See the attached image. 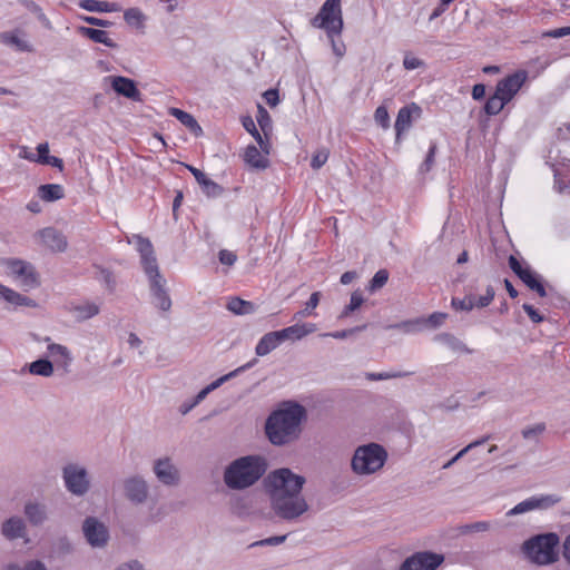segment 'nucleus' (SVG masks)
Segmentation results:
<instances>
[{"mask_svg": "<svg viewBox=\"0 0 570 570\" xmlns=\"http://www.w3.org/2000/svg\"><path fill=\"white\" fill-rule=\"evenodd\" d=\"M444 560L439 553L422 551L406 558L400 570H435Z\"/></svg>", "mask_w": 570, "mask_h": 570, "instance_id": "nucleus-14", "label": "nucleus"}, {"mask_svg": "<svg viewBox=\"0 0 570 570\" xmlns=\"http://www.w3.org/2000/svg\"><path fill=\"white\" fill-rule=\"evenodd\" d=\"M38 195L45 202H56L65 196L63 187L58 184L41 185L38 188Z\"/></svg>", "mask_w": 570, "mask_h": 570, "instance_id": "nucleus-36", "label": "nucleus"}, {"mask_svg": "<svg viewBox=\"0 0 570 570\" xmlns=\"http://www.w3.org/2000/svg\"><path fill=\"white\" fill-rule=\"evenodd\" d=\"M115 570H145V569H144V566L139 561L131 560V561L124 562V563L119 564Z\"/></svg>", "mask_w": 570, "mask_h": 570, "instance_id": "nucleus-64", "label": "nucleus"}, {"mask_svg": "<svg viewBox=\"0 0 570 570\" xmlns=\"http://www.w3.org/2000/svg\"><path fill=\"white\" fill-rule=\"evenodd\" d=\"M312 26L325 30L334 55L341 59L345 55L346 48L344 42L337 39L343 30L340 0H326L318 13L312 19Z\"/></svg>", "mask_w": 570, "mask_h": 570, "instance_id": "nucleus-5", "label": "nucleus"}, {"mask_svg": "<svg viewBox=\"0 0 570 570\" xmlns=\"http://www.w3.org/2000/svg\"><path fill=\"white\" fill-rule=\"evenodd\" d=\"M268 155L254 145H248L245 149L244 161L255 169H266L269 166Z\"/></svg>", "mask_w": 570, "mask_h": 570, "instance_id": "nucleus-25", "label": "nucleus"}, {"mask_svg": "<svg viewBox=\"0 0 570 570\" xmlns=\"http://www.w3.org/2000/svg\"><path fill=\"white\" fill-rule=\"evenodd\" d=\"M364 302L362 294L358 291H355L351 295L350 304L345 306V308L340 314V318L347 317L352 312L356 311Z\"/></svg>", "mask_w": 570, "mask_h": 570, "instance_id": "nucleus-49", "label": "nucleus"}, {"mask_svg": "<svg viewBox=\"0 0 570 570\" xmlns=\"http://www.w3.org/2000/svg\"><path fill=\"white\" fill-rule=\"evenodd\" d=\"M78 32L96 43H102L106 47L112 49L118 48V45L111 38H109L105 30L89 27H79Z\"/></svg>", "mask_w": 570, "mask_h": 570, "instance_id": "nucleus-27", "label": "nucleus"}, {"mask_svg": "<svg viewBox=\"0 0 570 570\" xmlns=\"http://www.w3.org/2000/svg\"><path fill=\"white\" fill-rule=\"evenodd\" d=\"M49 157V145L48 142H42L37 146V154H30V156H23L24 159L38 164H45V159Z\"/></svg>", "mask_w": 570, "mask_h": 570, "instance_id": "nucleus-50", "label": "nucleus"}, {"mask_svg": "<svg viewBox=\"0 0 570 570\" xmlns=\"http://www.w3.org/2000/svg\"><path fill=\"white\" fill-rule=\"evenodd\" d=\"M73 552V546L68 537L62 535L55 539L50 547L49 558L63 559Z\"/></svg>", "mask_w": 570, "mask_h": 570, "instance_id": "nucleus-30", "label": "nucleus"}, {"mask_svg": "<svg viewBox=\"0 0 570 570\" xmlns=\"http://www.w3.org/2000/svg\"><path fill=\"white\" fill-rule=\"evenodd\" d=\"M243 127L245 130L253 136V138L258 144L259 148L266 154L269 155L271 153V141L268 139V136L265 137L264 134L262 135L257 128L256 125L250 116L243 117L242 119Z\"/></svg>", "mask_w": 570, "mask_h": 570, "instance_id": "nucleus-28", "label": "nucleus"}, {"mask_svg": "<svg viewBox=\"0 0 570 570\" xmlns=\"http://www.w3.org/2000/svg\"><path fill=\"white\" fill-rule=\"evenodd\" d=\"M424 61L420 58H416L410 53H406L403 59V67L406 70H414L421 67H424Z\"/></svg>", "mask_w": 570, "mask_h": 570, "instance_id": "nucleus-58", "label": "nucleus"}, {"mask_svg": "<svg viewBox=\"0 0 570 570\" xmlns=\"http://www.w3.org/2000/svg\"><path fill=\"white\" fill-rule=\"evenodd\" d=\"M23 513L31 525L40 527L48 520V509L45 503L28 501L24 504Z\"/></svg>", "mask_w": 570, "mask_h": 570, "instance_id": "nucleus-23", "label": "nucleus"}, {"mask_svg": "<svg viewBox=\"0 0 570 570\" xmlns=\"http://www.w3.org/2000/svg\"><path fill=\"white\" fill-rule=\"evenodd\" d=\"M1 534L10 541L23 539L26 543L29 542L27 524L22 518L17 515L2 522Z\"/></svg>", "mask_w": 570, "mask_h": 570, "instance_id": "nucleus-17", "label": "nucleus"}, {"mask_svg": "<svg viewBox=\"0 0 570 570\" xmlns=\"http://www.w3.org/2000/svg\"><path fill=\"white\" fill-rule=\"evenodd\" d=\"M527 77L528 75L524 70L517 71L500 80L495 91L509 102L525 82Z\"/></svg>", "mask_w": 570, "mask_h": 570, "instance_id": "nucleus-16", "label": "nucleus"}, {"mask_svg": "<svg viewBox=\"0 0 570 570\" xmlns=\"http://www.w3.org/2000/svg\"><path fill=\"white\" fill-rule=\"evenodd\" d=\"M316 331V325L314 323H303V324H294L292 326L285 327L283 330L277 331V334L281 338V342L284 341H298L303 337L312 334Z\"/></svg>", "mask_w": 570, "mask_h": 570, "instance_id": "nucleus-22", "label": "nucleus"}, {"mask_svg": "<svg viewBox=\"0 0 570 570\" xmlns=\"http://www.w3.org/2000/svg\"><path fill=\"white\" fill-rule=\"evenodd\" d=\"M256 363H257V360L254 358V360L249 361L248 363L237 367L236 370H234V371H232V372L220 376L219 379L215 380L214 382H212L210 384H208L206 387H204L203 390H200L197 393V395L193 399L194 404L198 405L203 400H205V397L210 392H213L214 390L218 389L220 385H223L228 380H230V379L237 376L238 374L245 372L246 370L250 368Z\"/></svg>", "mask_w": 570, "mask_h": 570, "instance_id": "nucleus-18", "label": "nucleus"}, {"mask_svg": "<svg viewBox=\"0 0 570 570\" xmlns=\"http://www.w3.org/2000/svg\"><path fill=\"white\" fill-rule=\"evenodd\" d=\"M495 295L494 288L489 285L485 289V294L482 296H475V307L483 308L490 305Z\"/></svg>", "mask_w": 570, "mask_h": 570, "instance_id": "nucleus-55", "label": "nucleus"}, {"mask_svg": "<svg viewBox=\"0 0 570 570\" xmlns=\"http://www.w3.org/2000/svg\"><path fill=\"white\" fill-rule=\"evenodd\" d=\"M122 494L134 505L145 504L150 494L149 484L142 475L132 474L121 481Z\"/></svg>", "mask_w": 570, "mask_h": 570, "instance_id": "nucleus-10", "label": "nucleus"}, {"mask_svg": "<svg viewBox=\"0 0 570 570\" xmlns=\"http://www.w3.org/2000/svg\"><path fill=\"white\" fill-rule=\"evenodd\" d=\"M256 119L264 136L267 137L268 134L272 131V118L268 111L263 106H258Z\"/></svg>", "mask_w": 570, "mask_h": 570, "instance_id": "nucleus-46", "label": "nucleus"}, {"mask_svg": "<svg viewBox=\"0 0 570 570\" xmlns=\"http://www.w3.org/2000/svg\"><path fill=\"white\" fill-rule=\"evenodd\" d=\"M227 309L236 315H247L255 312V305L239 297H233L227 303Z\"/></svg>", "mask_w": 570, "mask_h": 570, "instance_id": "nucleus-39", "label": "nucleus"}, {"mask_svg": "<svg viewBox=\"0 0 570 570\" xmlns=\"http://www.w3.org/2000/svg\"><path fill=\"white\" fill-rule=\"evenodd\" d=\"M413 372H381V373H366L365 377L370 381H384L391 379H401L412 375Z\"/></svg>", "mask_w": 570, "mask_h": 570, "instance_id": "nucleus-47", "label": "nucleus"}, {"mask_svg": "<svg viewBox=\"0 0 570 570\" xmlns=\"http://www.w3.org/2000/svg\"><path fill=\"white\" fill-rule=\"evenodd\" d=\"M306 480L287 468L272 471L266 480L271 508L276 517L285 521H296L305 514L309 505L302 494Z\"/></svg>", "mask_w": 570, "mask_h": 570, "instance_id": "nucleus-1", "label": "nucleus"}, {"mask_svg": "<svg viewBox=\"0 0 570 570\" xmlns=\"http://www.w3.org/2000/svg\"><path fill=\"white\" fill-rule=\"evenodd\" d=\"M321 299V292H314L309 296V299L305 303V308L298 311L294 314V318H302L312 314V311L315 309Z\"/></svg>", "mask_w": 570, "mask_h": 570, "instance_id": "nucleus-48", "label": "nucleus"}, {"mask_svg": "<svg viewBox=\"0 0 570 570\" xmlns=\"http://www.w3.org/2000/svg\"><path fill=\"white\" fill-rule=\"evenodd\" d=\"M547 431V424L539 422L533 425H528L521 430V435L527 441L539 442L540 436Z\"/></svg>", "mask_w": 570, "mask_h": 570, "instance_id": "nucleus-40", "label": "nucleus"}, {"mask_svg": "<svg viewBox=\"0 0 570 570\" xmlns=\"http://www.w3.org/2000/svg\"><path fill=\"white\" fill-rule=\"evenodd\" d=\"M4 570H49L45 562L38 559L27 560L23 566H19L18 563H9L6 566Z\"/></svg>", "mask_w": 570, "mask_h": 570, "instance_id": "nucleus-45", "label": "nucleus"}, {"mask_svg": "<svg viewBox=\"0 0 570 570\" xmlns=\"http://www.w3.org/2000/svg\"><path fill=\"white\" fill-rule=\"evenodd\" d=\"M0 295L8 302L17 306H35V302L19 294L18 292L0 284Z\"/></svg>", "mask_w": 570, "mask_h": 570, "instance_id": "nucleus-34", "label": "nucleus"}, {"mask_svg": "<svg viewBox=\"0 0 570 570\" xmlns=\"http://www.w3.org/2000/svg\"><path fill=\"white\" fill-rule=\"evenodd\" d=\"M328 159V151L326 149L318 150L312 158L311 167L320 169Z\"/></svg>", "mask_w": 570, "mask_h": 570, "instance_id": "nucleus-59", "label": "nucleus"}, {"mask_svg": "<svg viewBox=\"0 0 570 570\" xmlns=\"http://www.w3.org/2000/svg\"><path fill=\"white\" fill-rule=\"evenodd\" d=\"M218 258L223 265L232 266L237 261V255L230 250L220 249L218 253Z\"/></svg>", "mask_w": 570, "mask_h": 570, "instance_id": "nucleus-61", "label": "nucleus"}, {"mask_svg": "<svg viewBox=\"0 0 570 570\" xmlns=\"http://www.w3.org/2000/svg\"><path fill=\"white\" fill-rule=\"evenodd\" d=\"M29 372L35 375L48 377L53 373V365L46 358H40L29 365Z\"/></svg>", "mask_w": 570, "mask_h": 570, "instance_id": "nucleus-41", "label": "nucleus"}, {"mask_svg": "<svg viewBox=\"0 0 570 570\" xmlns=\"http://www.w3.org/2000/svg\"><path fill=\"white\" fill-rule=\"evenodd\" d=\"M387 279H389V272L386 269L377 271L370 282L368 289L371 292H375L376 289L382 288L387 283Z\"/></svg>", "mask_w": 570, "mask_h": 570, "instance_id": "nucleus-52", "label": "nucleus"}, {"mask_svg": "<svg viewBox=\"0 0 570 570\" xmlns=\"http://www.w3.org/2000/svg\"><path fill=\"white\" fill-rule=\"evenodd\" d=\"M42 244L52 252L61 253L67 248V238L65 235L53 227H46L38 232Z\"/></svg>", "mask_w": 570, "mask_h": 570, "instance_id": "nucleus-19", "label": "nucleus"}, {"mask_svg": "<svg viewBox=\"0 0 570 570\" xmlns=\"http://www.w3.org/2000/svg\"><path fill=\"white\" fill-rule=\"evenodd\" d=\"M48 353L53 358L58 366H61L65 371H68L72 357L70 355L69 350L66 346L51 343L48 345Z\"/></svg>", "mask_w": 570, "mask_h": 570, "instance_id": "nucleus-31", "label": "nucleus"}, {"mask_svg": "<svg viewBox=\"0 0 570 570\" xmlns=\"http://www.w3.org/2000/svg\"><path fill=\"white\" fill-rule=\"evenodd\" d=\"M436 341L448 346L453 352L471 354L473 351L469 348L461 340L450 333H441L435 337Z\"/></svg>", "mask_w": 570, "mask_h": 570, "instance_id": "nucleus-35", "label": "nucleus"}, {"mask_svg": "<svg viewBox=\"0 0 570 570\" xmlns=\"http://www.w3.org/2000/svg\"><path fill=\"white\" fill-rule=\"evenodd\" d=\"M452 306L456 311H471L475 307V296L466 295L463 298H452Z\"/></svg>", "mask_w": 570, "mask_h": 570, "instance_id": "nucleus-51", "label": "nucleus"}, {"mask_svg": "<svg viewBox=\"0 0 570 570\" xmlns=\"http://www.w3.org/2000/svg\"><path fill=\"white\" fill-rule=\"evenodd\" d=\"M375 122L383 129L390 128V115L385 106H379L374 112Z\"/></svg>", "mask_w": 570, "mask_h": 570, "instance_id": "nucleus-53", "label": "nucleus"}, {"mask_svg": "<svg viewBox=\"0 0 570 570\" xmlns=\"http://www.w3.org/2000/svg\"><path fill=\"white\" fill-rule=\"evenodd\" d=\"M522 308L533 323L538 324L543 322L544 317L539 314V312L532 305L525 303L523 304Z\"/></svg>", "mask_w": 570, "mask_h": 570, "instance_id": "nucleus-63", "label": "nucleus"}, {"mask_svg": "<svg viewBox=\"0 0 570 570\" xmlns=\"http://www.w3.org/2000/svg\"><path fill=\"white\" fill-rule=\"evenodd\" d=\"M266 459L261 455H245L230 462L224 471L228 489L244 490L255 484L266 472Z\"/></svg>", "mask_w": 570, "mask_h": 570, "instance_id": "nucleus-4", "label": "nucleus"}, {"mask_svg": "<svg viewBox=\"0 0 570 570\" xmlns=\"http://www.w3.org/2000/svg\"><path fill=\"white\" fill-rule=\"evenodd\" d=\"M2 264L7 267L9 274L19 281L20 286L24 291L36 288L40 285L39 274L29 262L18 258H6Z\"/></svg>", "mask_w": 570, "mask_h": 570, "instance_id": "nucleus-9", "label": "nucleus"}, {"mask_svg": "<svg viewBox=\"0 0 570 570\" xmlns=\"http://www.w3.org/2000/svg\"><path fill=\"white\" fill-rule=\"evenodd\" d=\"M78 6L89 12H117L120 9L115 2L99 0H80Z\"/></svg>", "mask_w": 570, "mask_h": 570, "instance_id": "nucleus-33", "label": "nucleus"}, {"mask_svg": "<svg viewBox=\"0 0 570 570\" xmlns=\"http://www.w3.org/2000/svg\"><path fill=\"white\" fill-rule=\"evenodd\" d=\"M70 312L78 322H83L98 315L100 307L94 302H83L71 305Z\"/></svg>", "mask_w": 570, "mask_h": 570, "instance_id": "nucleus-29", "label": "nucleus"}, {"mask_svg": "<svg viewBox=\"0 0 570 570\" xmlns=\"http://www.w3.org/2000/svg\"><path fill=\"white\" fill-rule=\"evenodd\" d=\"M140 255L142 269L149 282L151 302L160 312L170 311L173 302L166 287V279L159 272L157 258L151 242L141 235H132Z\"/></svg>", "mask_w": 570, "mask_h": 570, "instance_id": "nucleus-3", "label": "nucleus"}, {"mask_svg": "<svg viewBox=\"0 0 570 570\" xmlns=\"http://www.w3.org/2000/svg\"><path fill=\"white\" fill-rule=\"evenodd\" d=\"M82 533L92 548H105L110 538L107 525L96 517H87L83 520Z\"/></svg>", "mask_w": 570, "mask_h": 570, "instance_id": "nucleus-12", "label": "nucleus"}, {"mask_svg": "<svg viewBox=\"0 0 570 570\" xmlns=\"http://www.w3.org/2000/svg\"><path fill=\"white\" fill-rule=\"evenodd\" d=\"M111 88L120 96H124L134 101H141V92L138 90L136 82L127 77L115 76L110 77Z\"/></svg>", "mask_w": 570, "mask_h": 570, "instance_id": "nucleus-20", "label": "nucleus"}, {"mask_svg": "<svg viewBox=\"0 0 570 570\" xmlns=\"http://www.w3.org/2000/svg\"><path fill=\"white\" fill-rule=\"evenodd\" d=\"M420 115H421V108L419 106H416L415 104L402 107L399 110L397 117H396V120L394 124L396 139H399L401 137V135L411 127L413 116L420 117Z\"/></svg>", "mask_w": 570, "mask_h": 570, "instance_id": "nucleus-21", "label": "nucleus"}, {"mask_svg": "<svg viewBox=\"0 0 570 570\" xmlns=\"http://www.w3.org/2000/svg\"><path fill=\"white\" fill-rule=\"evenodd\" d=\"M146 19V16L139 8H129L124 12L126 23L138 30L145 28Z\"/></svg>", "mask_w": 570, "mask_h": 570, "instance_id": "nucleus-38", "label": "nucleus"}, {"mask_svg": "<svg viewBox=\"0 0 570 570\" xmlns=\"http://www.w3.org/2000/svg\"><path fill=\"white\" fill-rule=\"evenodd\" d=\"M287 535H274L259 541H255L252 544H249V548L254 547H264V546H278L283 543L286 540Z\"/></svg>", "mask_w": 570, "mask_h": 570, "instance_id": "nucleus-56", "label": "nucleus"}, {"mask_svg": "<svg viewBox=\"0 0 570 570\" xmlns=\"http://www.w3.org/2000/svg\"><path fill=\"white\" fill-rule=\"evenodd\" d=\"M489 440H490V435H485L479 440H475V441L469 443L465 448L460 450L450 461H448L442 468L443 469L451 468L456 461H459L461 458H463L470 450L484 444Z\"/></svg>", "mask_w": 570, "mask_h": 570, "instance_id": "nucleus-43", "label": "nucleus"}, {"mask_svg": "<svg viewBox=\"0 0 570 570\" xmlns=\"http://www.w3.org/2000/svg\"><path fill=\"white\" fill-rule=\"evenodd\" d=\"M387 460V452L377 443L358 446L352 458L351 466L355 474L368 475L383 468Z\"/></svg>", "mask_w": 570, "mask_h": 570, "instance_id": "nucleus-7", "label": "nucleus"}, {"mask_svg": "<svg viewBox=\"0 0 570 570\" xmlns=\"http://www.w3.org/2000/svg\"><path fill=\"white\" fill-rule=\"evenodd\" d=\"M507 104L508 101L495 91L494 95L488 98L484 111L489 116L498 115Z\"/></svg>", "mask_w": 570, "mask_h": 570, "instance_id": "nucleus-42", "label": "nucleus"}, {"mask_svg": "<svg viewBox=\"0 0 570 570\" xmlns=\"http://www.w3.org/2000/svg\"><path fill=\"white\" fill-rule=\"evenodd\" d=\"M445 313L435 312L429 316L428 320L423 321L424 323L429 324L431 327L435 328L440 325H442L446 318Z\"/></svg>", "mask_w": 570, "mask_h": 570, "instance_id": "nucleus-62", "label": "nucleus"}, {"mask_svg": "<svg viewBox=\"0 0 570 570\" xmlns=\"http://www.w3.org/2000/svg\"><path fill=\"white\" fill-rule=\"evenodd\" d=\"M62 480L67 491L76 497H83L91 487L88 470L78 463H69L63 466Z\"/></svg>", "mask_w": 570, "mask_h": 570, "instance_id": "nucleus-8", "label": "nucleus"}, {"mask_svg": "<svg viewBox=\"0 0 570 570\" xmlns=\"http://www.w3.org/2000/svg\"><path fill=\"white\" fill-rule=\"evenodd\" d=\"M187 168L193 174V176L202 187V190L205 195H207L208 197H219L223 194L224 188L214 180H212L210 178H208L206 174L203 173L200 169L194 166H187Z\"/></svg>", "mask_w": 570, "mask_h": 570, "instance_id": "nucleus-24", "label": "nucleus"}, {"mask_svg": "<svg viewBox=\"0 0 570 570\" xmlns=\"http://www.w3.org/2000/svg\"><path fill=\"white\" fill-rule=\"evenodd\" d=\"M282 344L277 331L268 332L261 337L256 347L255 354L257 356H266Z\"/></svg>", "mask_w": 570, "mask_h": 570, "instance_id": "nucleus-26", "label": "nucleus"}, {"mask_svg": "<svg viewBox=\"0 0 570 570\" xmlns=\"http://www.w3.org/2000/svg\"><path fill=\"white\" fill-rule=\"evenodd\" d=\"M365 327H366V325L356 326V327L348 328V330H342V331H335V332L326 333V334H323V336H331V337L336 338V340H344V338L351 336L352 334H354L356 332L363 331Z\"/></svg>", "mask_w": 570, "mask_h": 570, "instance_id": "nucleus-57", "label": "nucleus"}, {"mask_svg": "<svg viewBox=\"0 0 570 570\" xmlns=\"http://www.w3.org/2000/svg\"><path fill=\"white\" fill-rule=\"evenodd\" d=\"M153 470L160 483L168 487L179 483V471L169 458L156 460Z\"/></svg>", "mask_w": 570, "mask_h": 570, "instance_id": "nucleus-15", "label": "nucleus"}, {"mask_svg": "<svg viewBox=\"0 0 570 570\" xmlns=\"http://www.w3.org/2000/svg\"><path fill=\"white\" fill-rule=\"evenodd\" d=\"M561 502V497L556 493L532 495L507 512V517H514L534 510H548Z\"/></svg>", "mask_w": 570, "mask_h": 570, "instance_id": "nucleus-11", "label": "nucleus"}, {"mask_svg": "<svg viewBox=\"0 0 570 570\" xmlns=\"http://www.w3.org/2000/svg\"><path fill=\"white\" fill-rule=\"evenodd\" d=\"M306 419L307 411L302 404L295 401L284 402L266 419L265 434L276 446L294 443L301 438Z\"/></svg>", "mask_w": 570, "mask_h": 570, "instance_id": "nucleus-2", "label": "nucleus"}, {"mask_svg": "<svg viewBox=\"0 0 570 570\" xmlns=\"http://www.w3.org/2000/svg\"><path fill=\"white\" fill-rule=\"evenodd\" d=\"M509 266L512 272L531 289L534 291L540 297L547 296V291L541 282L540 275H538L531 267L525 264H521L517 257L511 255L509 257Z\"/></svg>", "mask_w": 570, "mask_h": 570, "instance_id": "nucleus-13", "label": "nucleus"}, {"mask_svg": "<svg viewBox=\"0 0 570 570\" xmlns=\"http://www.w3.org/2000/svg\"><path fill=\"white\" fill-rule=\"evenodd\" d=\"M559 542L554 532L537 534L523 543V552L535 564H551L558 560Z\"/></svg>", "mask_w": 570, "mask_h": 570, "instance_id": "nucleus-6", "label": "nucleus"}, {"mask_svg": "<svg viewBox=\"0 0 570 570\" xmlns=\"http://www.w3.org/2000/svg\"><path fill=\"white\" fill-rule=\"evenodd\" d=\"M0 42L14 47L19 51H31L30 45L18 36V32H1Z\"/></svg>", "mask_w": 570, "mask_h": 570, "instance_id": "nucleus-37", "label": "nucleus"}, {"mask_svg": "<svg viewBox=\"0 0 570 570\" xmlns=\"http://www.w3.org/2000/svg\"><path fill=\"white\" fill-rule=\"evenodd\" d=\"M435 153H436V144L432 142L430 145V148H429V151L426 154V157H425L424 161L422 163V165L420 167V171L421 173H426V171L431 170V168L434 165Z\"/></svg>", "mask_w": 570, "mask_h": 570, "instance_id": "nucleus-54", "label": "nucleus"}, {"mask_svg": "<svg viewBox=\"0 0 570 570\" xmlns=\"http://www.w3.org/2000/svg\"><path fill=\"white\" fill-rule=\"evenodd\" d=\"M96 278L105 285L109 293L115 292L117 282L111 271L104 267H98Z\"/></svg>", "mask_w": 570, "mask_h": 570, "instance_id": "nucleus-44", "label": "nucleus"}, {"mask_svg": "<svg viewBox=\"0 0 570 570\" xmlns=\"http://www.w3.org/2000/svg\"><path fill=\"white\" fill-rule=\"evenodd\" d=\"M169 115L178 119L186 128L190 130L196 137L203 135V129L193 115L178 108H170Z\"/></svg>", "mask_w": 570, "mask_h": 570, "instance_id": "nucleus-32", "label": "nucleus"}, {"mask_svg": "<svg viewBox=\"0 0 570 570\" xmlns=\"http://www.w3.org/2000/svg\"><path fill=\"white\" fill-rule=\"evenodd\" d=\"M82 20L86 23H88L90 26L98 27V28H110L111 26H114V22H111L109 20L100 19V18L92 17V16H85V17H82Z\"/></svg>", "mask_w": 570, "mask_h": 570, "instance_id": "nucleus-60", "label": "nucleus"}]
</instances>
